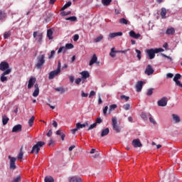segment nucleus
Here are the masks:
<instances>
[{
    "mask_svg": "<svg viewBox=\"0 0 182 182\" xmlns=\"http://www.w3.org/2000/svg\"><path fill=\"white\" fill-rule=\"evenodd\" d=\"M45 62H46V60H45V55L42 54L38 55L35 64V68L38 70L42 69L45 65Z\"/></svg>",
    "mask_w": 182,
    "mask_h": 182,
    "instance_id": "nucleus-1",
    "label": "nucleus"
},
{
    "mask_svg": "<svg viewBox=\"0 0 182 182\" xmlns=\"http://www.w3.org/2000/svg\"><path fill=\"white\" fill-rule=\"evenodd\" d=\"M46 143L43 141H38L36 143V144H35L32 150L31 151V154H33V153H36V154H39V151L41 150V147H43V146H45Z\"/></svg>",
    "mask_w": 182,
    "mask_h": 182,
    "instance_id": "nucleus-2",
    "label": "nucleus"
},
{
    "mask_svg": "<svg viewBox=\"0 0 182 182\" xmlns=\"http://www.w3.org/2000/svg\"><path fill=\"white\" fill-rule=\"evenodd\" d=\"M112 126L116 133H120V132H122V129L117 125V118H116V117L112 118Z\"/></svg>",
    "mask_w": 182,
    "mask_h": 182,
    "instance_id": "nucleus-3",
    "label": "nucleus"
},
{
    "mask_svg": "<svg viewBox=\"0 0 182 182\" xmlns=\"http://www.w3.org/2000/svg\"><path fill=\"white\" fill-rule=\"evenodd\" d=\"M33 36L36 38V41H37L38 43H42V39L43 38V33L41 31H34L33 33Z\"/></svg>",
    "mask_w": 182,
    "mask_h": 182,
    "instance_id": "nucleus-4",
    "label": "nucleus"
},
{
    "mask_svg": "<svg viewBox=\"0 0 182 182\" xmlns=\"http://www.w3.org/2000/svg\"><path fill=\"white\" fill-rule=\"evenodd\" d=\"M12 70L11 68H9V63L5 61H2L0 63V70H1V72H5L6 70Z\"/></svg>",
    "mask_w": 182,
    "mask_h": 182,
    "instance_id": "nucleus-5",
    "label": "nucleus"
},
{
    "mask_svg": "<svg viewBox=\"0 0 182 182\" xmlns=\"http://www.w3.org/2000/svg\"><path fill=\"white\" fill-rule=\"evenodd\" d=\"M11 72H12V70H6V71H4L1 75V77H0L1 82H6L8 80V77H6V75H9Z\"/></svg>",
    "mask_w": 182,
    "mask_h": 182,
    "instance_id": "nucleus-6",
    "label": "nucleus"
},
{
    "mask_svg": "<svg viewBox=\"0 0 182 182\" xmlns=\"http://www.w3.org/2000/svg\"><path fill=\"white\" fill-rule=\"evenodd\" d=\"M9 159L10 160V169L15 170L16 168V165L15 164L16 163V158L9 156Z\"/></svg>",
    "mask_w": 182,
    "mask_h": 182,
    "instance_id": "nucleus-7",
    "label": "nucleus"
},
{
    "mask_svg": "<svg viewBox=\"0 0 182 182\" xmlns=\"http://www.w3.org/2000/svg\"><path fill=\"white\" fill-rule=\"evenodd\" d=\"M146 53L149 58V59H154L155 56H156V53H157L156 52L155 49H148L146 50Z\"/></svg>",
    "mask_w": 182,
    "mask_h": 182,
    "instance_id": "nucleus-8",
    "label": "nucleus"
},
{
    "mask_svg": "<svg viewBox=\"0 0 182 182\" xmlns=\"http://www.w3.org/2000/svg\"><path fill=\"white\" fill-rule=\"evenodd\" d=\"M158 106H160L161 107H164L167 106V98L166 97H164L160 100H159Z\"/></svg>",
    "mask_w": 182,
    "mask_h": 182,
    "instance_id": "nucleus-9",
    "label": "nucleus"
},
{
    "mask_svg": "<svg viewBox=\"0 0 182 182\" xmlns=\"http://www.w3.org/2000/svg\"><path fill=\"white\" fill-rule=\"evenodd\" d=\"M80 74L82 76L81 79L83 80L82 83H85V80H86V79H88V77H90V74H89V72L87 71H82L80 73Z\"/></svg>",
    "mask_w": 182,
    "mask_h": 182,
    "instance_id": "nucleus-10",
    "label": "nucleus"
},
{
    "mask_svg": "<svg viewBox=\"0 0 182 182\" xmlns=\"http://www.w3.org/2000/svg\"><path fill=\"white\" fill-rule=\"evenodd\" d=\"M154 73V70L153 68H151V65H148L146 70H145V74L148 76H150V75H153Z\"/></svg>",
    "mask_w": 182,
    "mask_h": 182,
    "instance_id": "nucleus-11",
    "label": "nucleus"
},
{
    "mask_svg": "<svg viewBox=\"0 0 182 182\" xmlns=\"http://www.w3.org/2000/svg\"><path fill=\"white\" fill-rule=\"evenodd\" d=\"M60 73V71H59L58 70H55L53 71L50 72L48 79L50 80H52V79H53V77H55V76H58V74H59Z\"/></svg>",
    "mask_w": 182,
    "mask_h": 182,
    "instance_id": "nucleus-12",
    "label": "nucleus"
},
{
    "mask_svg": "<svg viewBox=\"0 0 182 182\" xmlns=\"http://www.w3.org/2000/svg\"><path fill=\"white\" fill-rule=\"evenodd\" d=\"M11 132L12 133H19V132H22V125L18 124L14 126Z\"/></svg>",
    "mask_w": 182,
    "mask_h": 182,
    "instance_id": "nucleus-13",
    "label": "nucleus"
},
{
    "mask_svg": "<svg viewBox=\"0 0 182 182\" xmlns=\"http://www.w3.org/2000/svg\"><path fill=\"white\" fill-rule=\"evenodd\" d=\"M143 81H138L135 85V87L136 89V92H141V89H143V85H144Z\"/></svg>",
    "mask_w": 182,
    "mask_h": 182,
    "instance_id": "nucleus-14",
    "label": "nucleus"
},
{
    "mask_svg": "<svg viewBox=\"0 0 182 182\" xmlns=\"http://www.w3.org/2000/svg\"><path fill=\"white\" fill-rule=\"evenodd\" d=\"M36 82V78L31 77L28 80V89H32V87H33V85H35Z\"/></svg>",
    "mask_w": 182,
    "mask_h": 182,
    "instance_id": "nucleus-15",
    "label": "nucleus"
},
{
    "mask_svg": "<svg viewBox=\"0 0 182 182\" xmlns=\"http://www.w3.org/2000/svg\"><path fill=\"white\" fill-rule=\"evenodd\" d=\"M132 146L135 148H137V147H141L143 144H141V142H140V139H136L132 141Z\"/></svg>",
    "mask_w": 182,
    "mask_h": 182,
    "instance_id": "nucleus-16",
    "label": "nucleus"
},
{
    "mask_svg": "<svg viewBox=\"0 0 182 182\" xmlns=\"http://www.w3.org/2000/svg\"><path fill=\"white\" fill-rule=\"evenodd\" d=\"M129 36L131 38H134V39H139V38H140V36H141V35H140V33H137L136 34V32H134V31H129Z\"/></svg>",
    "mask_w": 182,
    "mask_h": 182,
    "instance_id": "nucleus-17",
    "label": "nucleus"
},
{
    "mask_svg": "<svg viewBox=\"0 0 182 182\" xmlns=\"http://www.w3.org/2000/svg\"><path fill=\"white\" fill-rule=\"evenodd\" d=\"M96 62H97V55H96V54H93L91 60H90L89 65L92 66L95 65V63H96Z\"/></svg>",
    "mask_w": 182,
    "mask_h": 182,
    "instance_id": "nucleus-18",
    "label": "nucleus"
},
{
    "mask_svg": "<svg viewBox=\"0 0 182 182\" xmlns=\"http://www.w3.org/2000/svg\"><path fill=\"white\" fill-rule=\"evenodd\" d=\"M86 126H89V124L87 122L85 124H81L80 122H77L76 124V127H77V129H78V130L80 129H83V127H86Z\"/></svg>",
    "mask_w": 182,
    "mask_h": 182,
    "instance_id": "nucleus-19",
    "label": "nucleus"
},
{
    "mask_svg": "<svg viewBox=\"0 0 182 182\" xmlns=\"http://www.w3.org/2000/svg\"><path fill=\"white\" fill-rule=\"evenodd\" d=\"M23 157V146H21L20 149V151L17 156L18 160H22Z\"/></svg>",
    "mask_w": 182,
    "mask_h": 182,
    "instance_id": "nucleus-20",
    "label": "nucleus"
},
{
    "mask_svg": "<svg viewBox=\"0 0 182 182\" xmlns=\"http://www.w3.org/2000/svg\"><path fill=\"white\" fill-rule=\"evenodd\" d=\"M166 35H174L176 33V30L174 28H168L166 31Z\"/></svg>",
    "mask_w": 182,
    "mask_h": 182,
    "instance_id": "nucleus-21",
    "label": "nucleus"
},
{
    "mask_svg": "<svg viewBox=\"0 0 182 182\" xmlns=\"http://www.w3.org/2000/svg\"><path fill=\"white\" fill-rule=\"evenodd\" d=\"M47 37L50 40L53 39V31H52V29H48L47 31Z\"/></svg>",
    "mask_w": 182,
    "mask_h": 182,
    "instance_id": "nucleus-22",
    "label": "nucleus"
},
{
    "mask_svg": "<svg viewBox=\"0 0 182 182\" xmlns=\"http://www.w3.org/2000/svg\"><path fill=\"white\" fill-rule=\"evenodd\" d=\"M110 133V130L109 128H106L105 129H103L101 133V137H105V136H107Z\"/></svg>",
    "mask_w": 182,
    "mask_h": 182,
    "instance_id": "nucleus-23",
    "label": "nucleus"
},
{
    "mask_svg": "<svg viewBox=\"0 0 182 182\" xmlns=\"http://www.w3.org/2000/svg\"><path fill=\"white\" fill-rule=\"evenodd\" d=\"M8 122H9V118L6 117V115H3L2 117V123L4 126L8 124Z\"/></svg>",
    "mask_w": 182,
    "mask_h": 182,
    "instance_id": "nucleus-24",
    "label": "nucleus"
},
{
    "mask_svg": "<svg viewBox=\"0 0 182 182\" xmlns=\"http://www.w3.org/2000/svg\"><path fill=\"white\" fill-rule=\"evenodd\" d=\"M166 14H167V10H166V8H162L161 11V16L162 19H166Z\"/></svg>",
    "mask_w": 182,
    "mask_h": 182,
    "instance_id": "nucleus-25",
    "label": "nucleus"
},
{
    "mask_svg": "<svg viewBox=\"0 0 182 182\" xmlns=\"http://www.w3.org/2000/svg\"><path fill=\"white\" fill-rule=\"evenodd\" d=\"M70 182H82V179L77 176H73L70 179Z\"/></svg>",
    "mask_w": 182,
    "mask_h": 182,
    "instance_id": "nucleus-26",
    "label": "nucleus"
},
{
    "mask_svg": "<svg viewBox=\"0 0 182 182\" xmlns=\"http://www.w3.org/2000/svg\"><path fill=\"white\" fill-rule=\"evenodd\" d=\"M173 120L175 122V123H180V117L176 114H172Z\"/></svg>",
    "mask_w": 182,
    "mask_h": 182,
    "instance_id": "nucleus-27",
    "label": "nucleus"
},
{
    "mask_svg": "<svg viewBox=\"0 0 182 182\" xmlns=\"http://www.w3.org/2000/svg\"><path fill=\"white\" fill-rule=\"evenodd\" d=\"M112 0H102V4L104 5V6H109Z\"/></svg>",
    "mask_w": 182,
    "mask_h": 182,
    "instance_id": "nucleus-28",
    "label": "nucleus"
},
{
    "mask_svg": "<svg viewBox=\"0 0 182 182\" xmlns=\"http://www.w3.org/2000/svg\"><path fill=\"white\" fill-rule=\"evenodd\" d=\"M45 182H55V179L52 176H46L44 179Z\"/></svg>",
    "mask_w": 182,
    "mask_h": 182,
    "instance_id": "nucleus-29",
    "label": "nucleus"
},
{
    "mask_svg": "<svg viewBox=\"0 0 182 182\" xmlns=\"http://www.w3.org/2000/svg\"><path fill=\"white\" fill-rule=\"evenodd\" d=\"M119 23H121L122 25H127V23H129V21H127L124 18H122L119 19Z\"/></svg>",
    "mask_w": 182,
    "mask_h": 182,
    "instance_id": "nucleus-30",
    "label": "nucleus"
},
{
    "mask_svg": "<svg viewBox=\"0 0 182 182\" xmlns=\"http://www.w3.org/2000/svg\"><path fill=\"white\" fill-rule=\"evenodd\" d=\"M66 50H68V49H66V47L63 46L58 49V53H65Z\"/></svg>",
    "mask_w": 182,
    "mask_h": 182,
    "instance_id": "nucleus-31",
    "label": "nucleus"
},
{
    "mask_svg": "<svg viewBox=\"0 0 182 182\" xmlns=\"http://www.w3.org/2000/svg\"><path fill=\"white\" fill-rule=\"evenodd\" d=\"M70 5H72V2L71 1H68L67 4H65L61 9V11H65V9H68V8H69V6H70Z\"/></svg>",
    "mask_w": 182,
    "mask_h": 182,
    "instance_id": "nucleus-32",
    "label": "nucleus"
},
{
    "mask_svg": "<svg viewBox=\"0 0 182 182\" xmlns=\"http://www.w3.org/2000/svg\"><path fill=\"white\" fill-rule=\"evenodd\" d=\"M117 105L116 104H113L110 105L109 109V113H112V112H113V110L117 109Z\"/></svg>",
    "mask_w": 182,
    "mask_h": 182,
    "instance_id": "nucleus-33",
    "label": "nucleus"
},
{
    "mask_svg": "<svg viewBox=\"0 0 182 182\" xmlns=\"http://www.w3.org/2000/svg\"><path fill=\"white\" fill-rule=\"evenodd\" d=\"M35 121V117L33 116L31 118L28 120V124L30 127H32L33 126V122Z\"/></svg>",
    "mask_w": 182,
    "mask_h": 182,
    "instance_id": "nucleus-34",
    "label": "nucleus"
},
{
    "mask_svg": "<svg viewBox=\"0 0 182 182\" xmlns=\"http://www.w3.org/2000/svg\"><path fill=\"white\" fill-rule=\"evenodd\" d=\"M135 51L137 53L136 58H138L139 60H141V51L138 49H136Z\"/></svg>",
    "mask_w": 182,
    "mask_h": 182,
    "instance_id": "nucleus-35",
    "label": "nucleus"
},
{
    "mask_svg": "<svg viewBox=\"0 0 182 182\" xmlns=\"http://www.w3.org/2000/svg\"><path fill=\"white\" fill-rule=\"evenodd\" d=\"M5 18H6V14L2 11H0V21L5 19Z\"/></svg>",
    "mask_w": 182,
    "mask_h": 182,
    "instance_id": "nucleus-36",
    "label": "nucleus"
},
{
    "mask_svg": "<svg viewBox=\"0 0 182 182\" xmlns=\"http://www.w3.org/2000/svg\"><path fill=\"white\" fill-rule=\"evenodd\" d=\"M66 21H71V22H75V21H77V18L76 16H71L65 18Z\"/></svg>",
    "mask_w": 182,
    "mask_h": 182,
    "instance_id": "nucleus-37",
    "label": "nucleus"
},
{
    "mask_svg": "<svg viewBox=\"0 0 182 182\" xmlns=\"http://www.w3.org/2000/svg\"><path fill=\"white\" fill-rule=\"evenodd\" d=\"M179 79H181V74H176L174 77H173V82H176L177 80H178Z\"/></svg>",
    "mask_w": 182,
    "mask_h": 182,
    "instance_id": "nucleus-38",
    "label": "nucleus"
},
{
    "mask_svg": "<svg viewBox=\"0 0 182 182\" xmlns=\"http://www.w3.org/2000/svg\"><path fill=\"white\" fill-rule=\"evenodd\" d=\"M102 122H103V119H102V118H100V117H97L95 123H96V124L97 125V124H100Z\"/></svg>",
    "mask_w": 182,
    "mask_h": 182,
    "instance_id": "nucleus-39",
    "label": "nucleus"
},
{
    "mask_svg": "<svg viewBox=\"0 0 182 182\" xmlns=\"http://www.w3.org/2000/svg\"><path fill=\"white\" fill-rule=\"evenodd\" d=\"M33 97H38L39 96V89H36L33 92Z\"/></svg>",
    "mask_w": 182,
    "mask_h": 182,
    "instance_id": "nucleus-40",
    "label": "nucleus"
},
{
    "mask_svg": "<svg viewBox=\"0 0 182 182\" xmlns=\"http://www.w3.org/2000/svg\"><path fill=\"white\" fill-rule=\"evenodd\" d=\"M103 39V36L100 35V36L97 37L94 41L96 43L100 42Z\"/></svg>",
    "mask_w": 182,
    "mask_h": 182,
    "instance_id": "nucleus-41",
    "label": "nucleus"
},
{
    "mask_svg": "<svg viewBox=\"0 0 182 182\" xmlns=\"http://www.w3.org/2000/svg\"><path fill=\"white\" fill-rule=\"evenodd\" d=\"M55 90H56V92H60L61 93H65V88L62 87L55 88Z\"/></svg>",
    "mask_w": 182,
    "mask_h": 182,
    "instance_id": "nucleus-42",
    "label": "nucleus"
},
{
    "mask_svg": "<svg viewBox=\"0 0 182 182\" xmlns=\"http://www.w3.org/2000/svg\"><path fill=\"white\" fill-rule=\"evenodd\" d=\"M153 90H154V88H149L148 91L146 92V95L147 96H151L153 95Z\"/></svg>",
    "mask_w": 182,
    "mask_h": 182,
    "instance_id": "nucleus-43",
    "label": "nucleus"
},
{
    "mask_svg": "<svg viewBox=\"0 0 182 182\" xmlns=\"http://www.w3.org/2000/svg\"><path fill=\"white\" fill-rule=\"evenodd\" d=\"M9 36H11V32L7 31V32L4 33V39H8V38H9Z\"/></svg>",
    "mask_w": 182,
    "mask_h": 182,
    "instance_id": "nucleus-44",
    "label": "nucleus"
},
{
    "mask_svg": "<svg viewBox=\"0 0 182 182\" xmlns=\"http://www.w3.org/2000/svg\"><path fill=\"white\" fill-rule=\"evenodd\" d=\"M123 109L124 110H130V104H125L123 105Z\"/></svg>",
    "mask_w": 182,
    "mask_h": 182,
    "instance_id": "nucleus-45",
    "label": "nucleus"
},
{
    "mask_svg": "<svg viewBox=\"0 0 182 182\" xmlns=\"http://www.w3.org/2000/svg\"><path fill=\"white\" fill-rule=\"evenodd\" d=\"M21 176H18L17 177L14 178L12 182H21Z\"/></svg>",
    "mask_w": 182,
    "mask_h": 182,
    "instance_id": "nucleus-46",
    "label": "nucleus"
},
{
    "mask_svg": "<svg viewBox=\"0 0 182 182\" xmlns=\"http://www.w3.org/2000/svg\"><path fill=\"white\" fill-rule=\"evenodd\" d=\"M109 109V107L105 106V108L103 109L102 113L104 116H106L107 114V110Z\"/></svg>",
    "mask_w": 182,
    "mask_h": 182,
    "instance_id": "nucleus-47",
    "label": "nucleus"
},
{
    "mask_svg": "<svg viewBox=\"0 0 182 182\" xmlns=\"http://www.w3.org/2000/svg\"><path fill=\"white\" fill-rule=\"evenodd\" d=\"M66 49H73V44L72 43H67L65 45Z\"/></svg>",
    "mask_w": 182,
    "mask_h": 182,
    "instance_id": "nucleus-48",
    "label": "nucleus"
},
{
    "mask_svg": "<svg viewBox=\"0 0 182 182\" xmlns=\"http://www.w3.org/2000/svg\"><path fill=\"white\" fill-rule=\"evenodd\" d=\"M113 38H116L114 33H111L108 35V39H113Z\"/></svg>",
    "mask_w": 182,
    "mask_h": 182,
    "instance_id": "nucleus-49",
    "label": "nucleus"
},
{
    "mask_svg": "<svg viewBox=\"0 0 182 182\" xmlns=\"http://www.w3.org/2000/svg\"><path fill=\"white\" fill-rule=\"evenodd\" d=\"M97 125L96 124V123H93L92 124L90 125L89 128H88V131L89 130H92L93 129H95V127H96Z\"/></svg>",
    "mask_w": 182,
    "mask_h": 182,
    "instance_id": "nucleus-50",
    "label": "nucleus"
},
{
    "mask_svg": "<svg viewBox=\"0 0 182 182\" xmlns=\"http://www.w3.org/2000/svg\"><path fill=\"white\" fill-rule=\"evenodd\" d=\"M61 16H67V15H70V11L66 12V11H62L60 13Z\"/></svg>",
    "mask_w": 182,
    "mask_h": 182,
    "instance_id": "nucleus-51",
    "label": "nucleus"
},
{
    "mask_svg": "<svg viewBox=\"0 0 182 182\" xmlns=\"http://www.w3.org/2000/svg\"><path fill=\"white\" fill-rule=\"evenodd\" d=\"M55 51L51 50L50 54L48 56V59H52L55 56Z\"/></svg>",
    "mask_w": 182,
    "mask_h": 182,
    "instance_id": "nucleus-52",
    "label": "nucleus"
},
{
    "mask_svg": "<svg viewBox=\"0 0 182 182\" xmlns=\"http://www.w3.org/2000/svg\"><path fill=\"white\" fill-rule=\"evenodd\" d=\"M73 41H74V42H77V41H79V35L78 34L74 35Z\"/></svg>",
    "mask_w": 182,
    "mask_h": 182,
    "instance_id": "nucleus-53",
    "label": "nucleus"
},
{
    "mask_svg": "<svg viewBox=\"0 0 182 182\" xmlns=\"http://www.w3.org/2000/svg\"><path fill=\"white\" fill-rule=\"evenodd\" d=\"M82 78H77L75 79V83L76 85H80V82H82Z\"/></svg>",
    "mask_w": 182,
    "mask_h": 182,
    "instance_id": "nucleus-54",
    "label": "nucleus"
},
{
    "mask_svg": "<svg viewBox=\"0 0 182 182\" xmlns=\"http://www.w3.org/2000/svg\"><path fill=\"white\" fill-rule=\"evenodd\" d=\"M95 95H96V92L92 90L90 92L89 97L90 98L92 97V96H95Z\"/></svg>",
    "mask_w": 182,
    "mask_h": 182,
    "instance_id": "nucleus-55",
    "label": "nucleus"
},
{
    "mask_svg": "<svg viewBox=\"0 0 182 182\" xmlns=\"http://www.w3.org/2000/svg\"><path fill=\"white\" fill-rule=\"evenodd\" d=\"M155 52H156V53H159V52H164V49H163V48H155Z\"/></svg>",
    "mask_w": 182,
    "mask_h": 182,
    "instance_id": "nucleus-56",
    "label": "nucleus"
},
{
    "mask_svg": "<svg viewBox=\"0 0 182 182\" xmlns=\"http://www.w3.org/2000/svg\"><path fill=\"white\" fill-rule=\"evenodd\" d=\"M61 67H62V65H61V63H60V60H58L57 70H58L59 72H60V68H61Z\"/></svg>",
    "mask_w": 182,
    "mask_h": 182,
    "instance_id": "nucleus-57",
    "label": "nucleus"
},
{
    "mask_svg": "<svg viewBox=\"0 0 182 182\" xmlns=\"http://www.w3.org/2000/svg\"><path fill=\"white\" fill-rule=\"evenodd\" d=\"M81 96L82 97H87V96H89V94L85 93V92L82 91Z\"/></svg>",
    "mask_w": 182,
    "mask_h": 182,
    "instance_id": "nucleus-58",
    "label": "nucleus"
},
{
    "mask_svg": "<svg viewBox=\"0 0 182 182\" xmlns=\"http://www.w3.org/2000/svg\"><path fill=\"white\" fill-rule=\"evenodd\" d=\"M149 122L154 124H156V120H154L151 117H149Z\"/></svg>",
    "mask_w": 182,
    "mask_h": 182,
    "instance_id": "nucleus-59",
    "label": "nucleus"
},
{
    "mask_svg": "<svg viewBox=\"0 0 182 182\" xmlns=\"http://www.w3.org/2000/svg\"><path fill=\"white\" fill-rule=\"evenodd\" d=\"M121 99H124L126 100V102H127V100H129V99H130V97L126 96V95H122L121 96Z\"/></svg>",
    "mask_w": 182,
    "mask_h": 182,
    "instance_id": "nucleus-60",
    "label": "nucleus"
},
{
    "mask_svg": "<svg viewBox=\"0 0 182 182\" xmlns=\"http://www.w3.org/2000/svg\"><path fill=\"white\" fill-rule=\"evenodd\" d=\"M78 130H79V128H77V127L76 126L75 129L71 130V132L73 133V134H75V133H76V132H77Z\"/></svg>",
    "mask_w": 182,
    "mask_h": 182,
    "instance_id": "nucleus-61",
    "label": "nucleus"
},
{
    "mask_svg": "<svg viewBox=\"0 0 182 182\" xmlns=\"http://www.w3.org/2000/svg\"><path fill=\"white\" fill-rule=\"evenodd\" d=\"M115 33V37L116 36H123V33L122 32H116Z\"/></svg>",
    "mask_w": 182,
    "mask_h": 182,
    "instance_id": "nucleus-62",
    "label": "nucleus"
},
{
    "mask_svg": "<svg viewBox=\"0 0 182 182\" xmlns=\"http://www.w3.org/2000/svg\"><path fill=\"white\" fill-rule=\"evenodd\" d=\"M141 117H142L144 119V120L147 119V115L146 114V113H142L141 114Z\"/></svg>",
    "mask_w": 182,
    "mask_h": 182,
    "instance_id": "nucleus-63",
    "label": "nucleus"
},
{
    "mask_svg": "<svg viewBox=\"0 0 182 182\" xmlns=\"http://www.w3.org/2000/svg\"><path fill=\"white\" fill-rule=\"evenodd\" d=\"M174 76V75L173 73H168L166 74V77H169L171 79V77H173Z\"/></svg>",
    "mask_w": 182,
    "mask_h": 182,
    "instance_id": "nucleus-64",
    "label": "nucleus"
}]
</instances>
